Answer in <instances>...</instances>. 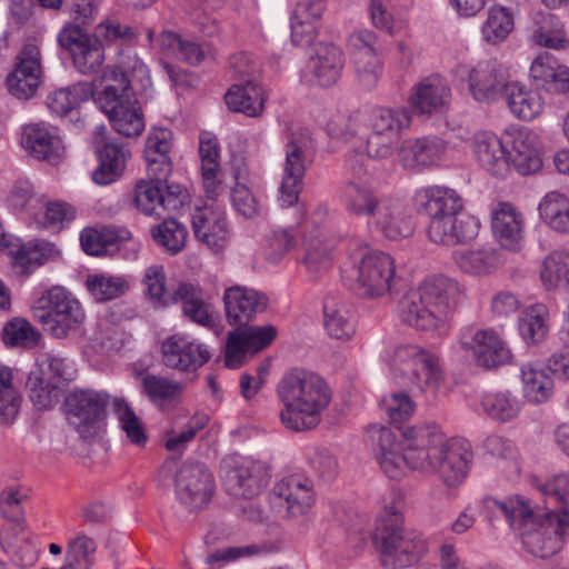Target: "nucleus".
Masks as SVG:
<instances>
[{"mask_svg":"<svg viewBox=\"0 0 569 569\" xmlns=\"http://www.w3.org/2000/svg\"><path fill=\"white\" fill-rule=\"evenodd\" d=\"M402 437L410 443L411 470L437 473L447 487H457L465 480L472 460L467 442L447 439L433 423L405 427Z\"/></svg>","mask_w":569,"mask_h":569,"instance_id":"obj_1","label":"nucleus"},{"mask_svg":"<svg viewBox=\"0 0 569 569\" xmlns=\"http://www.w3.org/2000/svg\"><path fill=\"white\" fill-rule=\"evenodd\" d=\"M550 312L543 303H535L526 308L519 320V332L527 343L537 345L549 333Z\"/></svg>","mask_w":569,"mask_h":569,"instance_id":"obj_49","label":"nucleus"},{"mask_svg":"<svg viewBox=\"0 0 569 569\" xmlns=\"http://www.w3.org/2000/svg\"><path fill=\"white\" fill-rule=\"evenodd\" d=\"M110 403L127 438L136 446H143L147 441L144 426L129 403L119 397H114Z\"/></svg>","mask_w":569,"mask_h":569,"instance_id":"obj_55","label":"nucleus"},{"mask_svg":"<svg viewBox=\"0 0 569 569\" xmlns=\"http://www.w3.org/2000/svg\"><path fill=\"white\" fill-rule=\"evenodd\" d=\"M481 507L489 518L502 516L518 535L542 513L530 499L521 495H510L502 499L486 497L481 500Z\"/></svg>","mask_w":569,"mask_h":569,"instance_id":"obj_23","label":"nucleus"},{"mask_svg":"<svg viewBox=\"0 0 569 569\" xmlns=\"http://www.w3.org/2000/svg\"><path fill=\"white\" fill-rule=\"evenodd\" d=\"M471 149L479 166L490 174L503 178L510 172L509 151L493 132H476L471 139Z\"/></svg>","mask_w":569,"mask_h":569,"instance_id":"obj_28","label":"nucleus"},{"mask_svg":"<svg viewBox=\"0 0 569 569\" xmlns=\"http://www.w3.org/2000/svg\"><path fill=\"white\" fill-rule=\"evenodd\" d=\"M358 158L362 160L365 154L355 150L347 156L346 166L351 171L352 177L340 188L339 198L351 217L366 218L370 223L387 197L379 196L375 189L360 180L361 168L358 166Z\"/></svg>","mask_w":569,"mask_h":569,"instance_id":"obj_13","label":"nucleus"},{"mask_svg":"<svg viewBox=\"0 0 569 569\" xmlns=\"http://www.w3.org/2000/svg\"><path fill=\"white\" fill-rule=\"evenodd\" d=\"M40 375L29 379L31 383V400L40 408H48L52 405V390L63 380L73 378V367L64 358L52 353H44L39 361Z\"/></svg>","mask_w":569,"mask_h":569,"instance_id":"obj_21","label":"nucleus"},{"mask_svg":"<svg viewBox=\"0 0 569 569\" xmlns=\"http://www.w3.org/2000/svg\"><path fill=\"white\" fill-rule=\"evenodd\" d=\"M142 386L151 402L160 408L178 402L183 391L180 382L154 375H147Z\"/></svg>","mask_w":569,"mask_h":569,"instance_id":"obj_53","label":"nucleus"},{"mask_svg":"<svg viewBox=\"0 0 569 569\" xmlns=\"http://www.w3.org/2000/svg\"><path fill=\"white\" fill-rule=\"evenodd\" d=\"M343 67V51L333 43H319L308 61L312 82L325 88L332 87L340 80Z\"/></svg>","mask_w":569,"mask_h":569,"instance_id":"obj_32","label":"nucleus"},{"mask_svg":"<svg viewBox=\"0 0 569 569\" xmlns=\"http://www.w3.org/2000/svg\"><path fill=\"white\" fill-rule=\"evenodd\" d=\"M530 77L550 93L569 96V68L551 54H539L532 61Z\"/></svg>","mask_w":569,"mask_h":569,"instance_id":"obj_37","label":"nucleus"},{"mask_svg":"<svg viewBox=\"0 0 569 569\" xmlns=\"http://www.w3.org/2000/svg\"><path fill=\"white\" fill-rule=\"evenodd\" d=\"M227 318L230 323H243L267 309L268 298L252 288L233 286L223 295Z\"/></svg>","mask_w":569,"mask_h":569,"instance_id":"obj_34","label":"nucleus"},{"mask_svg":"<svg viewBox=\"0 0 569 569\" xmlns=\"http://www.w3.org/2000/svg\"><path fill=\"white\" fill-rule=\"evenodd\" d=\"M74 68L82 74H91L99 70L104 61V51L98 37L91 39L84 48L72 57Z\"/></svg>","mask_w":569,"mask_h":569,"instance_id":"obj_63","label":"nucleus"},{"mask_svg":"<svg viewBox=\"0 0 569 569\" xmlns=\"http://www.w3.org/2000/svg\"><path fill=\"white\" fill-rule=\"evenodd\" d=\"M154 46L163 56L191 66H196L204 59V51L197 42L184 39L172 31H162L157 37Z\"/></svg>","mask_w":569,"mask_h":569,"instance_id":"obj_46","label":"nucleus"},{"mask_svg":"<svg viewBox=\"0 0 569 569\" xmlns=\"http://www.w3.org/2000/svg\"><path fill=\"white\" fill-rule=\"evenodd\" d=\"M325 9V0H300L298 2L291 17V39L295 44L303 47L312 42Z\"/></svg>","mask_w":569,"mask_h":569,"instance_id":"obj_38","label":"nucleus"},{"mask_svg":"<svg viewBox=\"0 0 569 569\" xmlns=\"http://www.w3.org/2000/svg\"><path fill=\"white\" fill-rule=\"evenodd\" d=\"M538 142V134L533 131L517 132L512 140V149L508 152L510 169L513 168L521 176L538 172L542 167Z\"/></svg>","mask_w":569,"mask_h":569,"instance_id":"obj_41","label":"nucleus"},{"mask_svg":"<svg viewBox=\"0 0 569 569\" xmlns=\"http://www.w3.org/2000/svg\"><path fill=\"white\" fill-rule=\"evenodd\" d=\"M505 97L510 112L525 121L536 119L545 108V100L537 90L518 82H510L506 86Z\"/></svg>","mask_w":569,"mask_h":569,"instance_id":"obj_43","label":"nucleus"},{"mask_svg":"<svg viewBox=\"0 0 569 569\" xmlns=\"http://www.w3.org/2000/svg\"><path fill=\"white\" fill-rule=\"evenodd\" d=\"M213 477L202 463H184L174 476V493L189 511L204 508L212 498Z\"/></svg>","mask_w":569,"mask_h":569,"instance_id":"obj_17","label":"nucleus"},{"mask_svg":"<svg viewBox=\"0 0 569 569\" xmlns=\"http://www.w3.org/2000/svg\"><path fill=\"white\" fill-rule=\"evenodd\" d=\"M513 29L511 12L501 6L489 9L488 18L482 26L483 39L492 44L503 41Z\"/></svg>","mask_w":569,"mask_h":569,"instance_id":"obj_57","label":"nucleus"},{"mask_svg":"<svg viewBox=\"0 0 569 569\" xmlns=\"http://www.w3.org/2000/svg\"><path fill=\"white\" fill-rule=\"evenodd\" d=\"M164 366L183 372H194L206 365L211 353L207 345L187 335L176 333L161 343Z\"/></svg>","mask_w":569,"mask_h":569,"instance_id":"obj_19","label":"nucleus"},{"mask_svg":"<svg viewBox=\"0 0 569 569\" xmlns=\"http://www.w3.org/2000/svg\"><path fill=\"white\" fill-rule=\"evenodd\" d=\"M134 203L142 213L161 217L163 210L160 186L152 181L138 182L134 189Z\"/></svg>","mask_w":569,"mask_h":569,"instance_id":"obj_62","label":"nucleus"},{"mask_svg":"<svg viewBox=\"0 0 569 569\" xmlns=\"http://www.w3.org/2000/svg\"><path fill=\"white\" fill-rule=\"evenodd\" d=\"M368 433L383 473L393 480L402 479L411 469L410 443L406 442L403 448L397 441L395 433L382 426H371Z\"/></svg>","mask_w":569,"mask_h":569,"instance_id":"obj_18","label":"nucleus"},{"mask_svg":"<svg viewBox=\"0 0 569 569\" xmlns=\"http://www.w3.org/2000/svg\"><path fill=\"white\" fill-rule=\"evenodd\" d=\"M451 90L439 76H430L417 83L409 97V104L420 114L441 112L449 103Z\"/></svg>","mask_w":569,"mask_h":569,"instance_id":"obj_36","label":"nucleus"},{"mask_svg":"<svg viewBox=\"0 0 569 569\" xmlns=\"http://www.w3.org/2000/svg\"><path fill=\"white\" fill-rule=\"evenodd\" d=\"M170 299L181 306L182 315L190 321L206 328L213 326L216 313L207 292L199 284L180 282Z\"/></svg>","mask_w":569,"mask_h":569,"instance_id":"obj_30","label":"nucleus"},{"mask_svg":"<svg viewBox=\"0 0 569 569\" xmlns=\"http://www.w3.org/2000/svg\"><path fill=\"white\" fill-rule=\"evenodd\" d=\"M351 63L359 86L365 90H372L376 88L383 71L380 54L376 53L366 57L352 58Z\"/></svg>","mask_w":569,"mask_h":569,"instance_id":"obj_60","label":"nucleus"},{"mask_svg":"<svg viewBox=\"0 0 569 569\" xmlns=\"http://www.w3.org/2000/svg\"><path fill=\"white\" fill-rule=\"evenodd\" d=\"M461 295L457 281L446 277L425 280L400 298L397 313L402 323L419 331H433L445 321L447 312Z\"/></svg>","mask_w":569,"mask_h":569,"instance_id":"obj_4","label":"nucleus"},{"mask_svg":"<svg viewBox=\"0 0 569 569\" xmlns=\"http://www.w3.org/2000/svg\"><path fill=\"white\" fill-rule=\"evenodd\" d=\"M310 148L311 139L308 131L298 129L288 136L278 199L282 207H291L298 202L302 180L311 162Z\"/></svg>","mask_w":569,"mask_h":569,"instance_id":"obj_10","label":"nucleus"},{"mask_svg":"<svg viewBox=\"0 0 569 569\" xmlns=\"http://www.w3.org/2000/svg\"><path fill=\"white\" fill-rule=\"evenodd\" d=\"M526 550L548 558L557 553L569 537V510H547L519 533Z\"/></svg>","mask_w":569,"mask_h":569,"instance_id":"obj_9","label":"nucleus"},{"mask_svg":"<svg viewBox=\"0 0 569 569\" xmlns=\"http://www.w3.org/2000/svg\"><path fill=\"white\" fill-rule=\"evenodd\" d=\"M325 329L332 338L341 341L350 340L357 330V320L352 308L346 301L327 297L323 303Z\"/></svg>","mask_w":569,"mask_h":569,"instance_id":"obj_40","label":"nucleus"},{"mask_svg":"<svg viewBox=\"0 0 569 569\" xmlns=\"http://www.w3.org/2000/svg\"><path fill=\"white\" fill-rule=\"evenodd\" d=\"M21 144L34 159L58 163L64 156V146L54 128L33 123L23 128Z\"/></svg>","mask_w":569,"mask_h":569,"instance_id":"obj_29","label":"nucleus"},{"mask_svg":"<svg viewBox=\"0 0 569 569\" xmlns=\"http://www.w3.org/2000/svg\"><path fill=\"white\" fill-rule=\"evenodd\" d=\"M187 236L186 227L174 219H166L152 229L154 241L172 254L180 252L184 248Z\"/></svg>","mask_w":569,"mask_h":569,"instance_id":"obj_58","label":"nucleus"},{"mask_svg":"<svg viewBox=\"0 0 569 569\" xmlns=\"http://www.w3.org/2000/svg\"><path fill=\"white\" fill-rule=\"evenodd\" d=\"M481 408L489 418L507 422L519 416L521 401L510 391H492L482 396Z\"/></svg>","mask_w":569,"mask_h":569,"instance_id":"obj_51","label":"nucleus"},{"mask_svg":"<svg viewBox=\"0 0 569 569\" xmlns=\"http://www.w3.org/2000/svg\"><path fill=\"white\" fill-rule=\"evenodd\" d=\"M415 200L429 218L427 236L431 242L453 247L478 237L480 221L465 210V200L455 189L425 187L416 191Z\"/></svg>","mask_w":569,"mask_h":569,"instance_id":"obj_2","label":"nucleus"},{"mask_svg":"<svg viewBox=\"0 0 569 569\" xmlns=\"http://www.w3.org/2000/svg\"><path fill=\"white\" fill-rule=\"evenodd\" d=\"M90 93L91 89L88 83H76L49 93L47 106L53 113L63 117L74 109L80 101L87 99Z\"/></svg>","mask_w":569,"mask_h":569,"instance_id":"obj_56","label":"nucleus"},{"mask_svg":"<svg viewBox=\"0 0 569 569\" xmlns=\"http://www.w3.org/2000/svg\"><path fill=\"white\" fill-rule=\"evenodd\" d=\"M74 217L72 207L62 202H44L34 211L33 220L39 227L59 228Z\"/></svg>","mask_w":569,"mask_h":569,"instance_id":"obj_61","label":"nucleus"},{"mask_svg":"<svg viewBox=\"0 0 569 569\" xmlns=\"http://www.w3.org/2000/svg\"><path fill=\"white\" fill-rule=\"evenodd\" d=\"M540 279L548 291L569 289V249L553 250L545 257Z\"/></svg>","mask_w":569,"mask_h":569,"instance_id":"obj_47","label":"nucleus"},{"mask_svg":"<svg viewBox=\"0 0 569 569\" xmlns=\"http://www.w3.org/2000/svg\"><path fill=\"white\" fill-rule=\"evenodd\" d=\"M387 362L400 382H410L426 395H437L443 373L436 355L417 346H398L389 352Z\"/></svg>","mask_w":569,"mask_h":569,"instance_id":"obj_7","label":"nucleus"},{"mask_svg":"<svg viewBox=\"0 0 569 569\" xmlns=\"http://www.w3.org/2000/svg\"><path fill=\"white\" fill-rule=\"evenodd\" d=\"M104 126L96 129L93 144L99 164L92 171L91 178L96 184L107 186L117 181L126 169L130 158V151L122 144L109 142L106 137Z\"/></svg>","mask_w":569,"mask_h":569,"instance_id":"obj_22","label":"nucleus"},{"mask_svg":"<svg viewBox=\"0 0 569 569\" xmlns=\"http://www.w3.org/2000/svg\"><path fill=\"white\" fill-rule=\"evenodd\" d=\"M411 123L412 111L406 107L376 108L368 119L369 129H377L399 140Z\"/></svg>","mask_w":569,"mask_h":569,"instance_id":"obj_44","label":"nucleus"},{"mask_svg":"<svg viewBox=\"0 0 569 569\" xmlns=\"http://www.w3.org/2000/svg\"><path fill=\"white\" fill-rule=\"evenodd\" d=\"M86 287L94 300L99 302L117 299L129 290L124 277L96 273L88 276Z\"/></svg>","mask_w":569,"mask_h":569,"instance_id":"obj_54","label":"nucleus"},{"mask_svg":"<svg viewBox=\"0 0 569 569\" xmlns=\"http://www.w3.org/2000/svg\"><path fill=\"white\" fill-rule=\"evenodd\" d=\"M313 483L310 479L291 475L279 480L270 493V505L279 518L300 521L307 518L315 505Z\"/></svg>","mask_w":569,"mask_h":569,"instance_id":"obj_11","label":"nucleus"},{"mask_svg":"<svg viewBox=\"0 0 569 569\" xmlns=\"http://www.w3.org/2000/svg\"><path fill=\"white\" fill-rule=\"evenodd\" d=\"M277 336L273 326H251L228 333L224 363L228 368H238L243 363L247 352L256 353L271 345Z\"/></svg>","mask_w":569,"mask_h":569,"instance_id":"obj_24","label":"nucleus"},{"mask_svg":"<svg viewBox=\"0 0 569 569\" xmlns=\"http://www.w3.org/2000/svg\"><path fill=\"white\" fill-rule=\"evenodd\" d=\"M446 151V142L437 137L408 139L400 147V161L406 169L419 170L437 166Z\"/></svg>","mask_w":569,"mask_h":569,"instance_id":"obj_35","label":"nucleus"},{"mask_svg":"<svg viewBox=\"0 0 569 569\" xmlns=\"http://www.w3.org/2000/svg\"><path fill=\"white\" fill-rule=\"evenodd\" d=\"M491 231L501 248L518 251L526 236L525 214L512 203L499 202L491 210Z\"/></svg>","mask_w":569,"mask_h":569,"instance_id":"obj_25","label":"nucleus"},{"mask_svg":"<svg viewBox=\"0 0 569 569\" xmlns=\"http://www.w3.org/2000/svg\"><path fill=\"white\" fill-rule=\"evenodd\" d=\"M282 403L279 417L291 431L315 429L329 407L332 392L327 381L313 371L295 368L283 375L277 386Z\"/></svg>","mask_w":569,"mask_h":569,"instance_id":"obj_3","label":"nucleus"},{"mask_svg":"<svg viewBox=\"0 0 569 569\" xmlns=\"http://www.w3.org/2000/svg\"><path fill=\"white\" fill-rule=\"evenodd\" d=\"M541 220L558 233H569V198L558 191L548 192L539 202Z\"/></svg>","mask_w":569,"mask_h":569,"instance_id":"obj_48","label":"nucleus"},{"mask_svg":"<svg viewBox=\"0 0 569 569\" xmlns=\"http://www.w3.org/2000/svg\"><path fill=\"white\" fill-rule=\"evenodd\" d=\"M192 229L196 239L210 250H222L229 239L226 211L214 203H206L192 214Z\"/></svg>","mask_w":569,"mask_h":569,"instance_id":"obj_26","label":"nucleus"},{"mask_svg":"<svg viewBox=\"0 0 569 569\" xmlns=\"http://www.w3.org/2000/svg\"><path fill=\"white\" fill-rule=\"evenodd\" d=\"M456 267L472 277H486L498 270L503 261L496 249L487 247L465 248L452 253Z\"/></svg>","mask_w":569,"mask_h":569,"instance_id":"obj_39","label":"nucleus"},{"mask_svg":"<svg viewBox=\"0 0 569 569\" xmlns=\"http://www.w3.org/2000/svg\"><path fill=\"white\" fill-rule=\"evenodd\" d=\"M461 347L472 353L477 366L493 369L511 362L512 353L493 328L467 327L460 333Z\"/></svg>","mask_w":569,"mask_h":569,"instance_id":"obj_15","label":"nucleus"},{"mask_svg":"<svg viewBox=\"0 0 569 569\" xmlns=\"http://www.w3.org/2000/svg\"><path fill=\"white\" fill-rule=\"evenodd\" d=\"M548 499H553L559 505L547 510H569V472H561L552 476L537 487Z\"/></svg>","mask_w":569,"mask_h":569,"instance_id":"obj_64","label":"nucleus"},{"mask_svg":"<svg viewBox=\"0 0 569 569\" xmlns=\"http://www.w3.org/2000/svg\"><path fill=\"white\" fill-rule=\"evenodd\" d=\"M376 230L385 238L400 240L415 231V221L409 210L398 200L387 198L371 220Z\"/></svg>","mask_w":569,"mask_h":569,"instance_id":"obj_31","label":"nucleus"},{"mask_svg":"<svg viewBox=\"0 0 569 569\" xmlns=\"http://www.w3.org/2000/svg\"><path fill=\"white\" fill-rule=\"evenodd\" d=\"M33 319L57 339L77 331L86 320L80 301L63 287H52L33 303Z\"/></svg>","mask_w":569,"mask_h":569,"instance_id":"obj_6","label":"nucleus"},{"mask_svg":"<svg viewBox=\"0 0 569 569\" xmlns=\"http://www.w3.org/2000/svg\"><path fill=\"white\" fill-rule=\"evenodd\" d=\"M228 108L248 117H259L264 110V91L257 79H247L246 82L234 83L224 94Z\"/></svg>","mask_w":569,"mask_h":569,"instance_id":"obj_42","label":"nucleus"},{"mask_svg":"<svg viewBox=\"0 0 569 569\" xmlns=\"http://www.w3.org/2000/svg\"><path fill=\"white\" fill-rule=\"evenodd\" d=\"M469 91L479 102H491L506 91V74L502 66L496 60H483L471 69L463 68Z\"/></svg>","mask_w":569,"mask_h":569,"instance_id":"obj_27","label":"nucleus"},{"mask_svg":"<svg viewBox=\"0 0 569 569\" xmlns=\"http://www.w3.org/2000/svg\"><path fill=\"white\" fill-rule=\"evenodd\" d=\"M222 480L227 492L241 499H252L267 486L266 466L250 458H232L223 461Z\"/></svg>","mask_w":569,"mask_h":569,"instance_id":"obj_16","label":"nucleus"},{"mask_svg":"<svg viewBox=\"0 0 569 569\" xmlns=\"http://www.w3.org/2000/svg\"><path fill=\"white\" fill-rule=\"evenodd\" d=\"M98 542L84 531H77L67 543L64 563L70 569H90L94 562Z\"/></svg>","mask_w":569,"mask_h":569,"instance_id":"obj_52","label":"nucleus"},{"mask_svg":"<svg viewBox=\"0 0 569 569\" xmlns=\"http://www.w3.org/2000/svg\"><path fill=\"white\" fill-rule=\"evenodd\" d=\"M531 40L540 47L550 49H562L568 44L561 22L549 12H539L535 16Z\"/></svg>","mask_w":569,"mask_h":569,"instance_id":"obj_50","label":"nucleus"},{"mask_svg":"<svg viewBox=\"0 0 569 569\" xmlns=\"http://www.w3.org/2000/svg\"><path fill=\"white\" fill-rule=\"evenodd\" d=\"M103 89L97 97L99 108L106 93L112 96L114 102L136 96V87L147 88L150 84L148 67L136 56H128L120 66H108L102 72Z\"/></svg>","mask_w":569,"mask_h":569,"instance_id":"obj_14","label":"nucleus"},{"mask_svg":"<svg viewBox=\"0 0 569 569\" xmlns=\"http://www.w3.org/2000/svg\"><path fill=\"white\" fill-rule=\"evenodd\" d=\"M41 53L36 44L28 43L16 57L13 70L7 76L9 92L18 99L27 100L34 96L41 83Z\"/></svg>","mask_w":569,"mask_h":569,"instance_id":"obj_20","label":"nucleus"},{"mask_svg":"<svg viewBox=\"0 0 569 569\" xmlns=\"http://www.w3.org/2000/svg\"><path fill=\"white\" fill-rule=\"evenodd\" d=\"M352 279L360 296L381 298L390 293L395 286V260L387 252L365 250L355 260Z\"/></svg>","mask_w":569,"mask_h":569,"instance_id":"obj_8","label":"nucleus"},{"mask_svg":"<svg viewBox=\"0 0 569 569\" xmlns=\"http://www.w3.org/2000/svg\"><path fill=\"white\" fill-rule=\"evenodd\" d=\"M521 383L523 397L531 403H543L553 393V380L538 362L521 366Z\"/></svg>","mask_w":569,"mask_h":569,"instance_id":"obj_45","label":"nucleus"},{"mask_svg":"<svg viewBox=\"0 0 569 569\" xmlns=\"http://www.w3.org/2000/svg\"><path fill=\"white\" fill-rule=\"evenodd\" d=\"M110 396L98 390H76L66 399L68 422L83 439L96 436L107 415Z\"/></svg>","mask_w":569,"mask_h":569,"instance_id":"obj_12","label":"nucleus"},{"mask_svg":"<svg viewBox=\"0 0 569 569\" xmlns=\"http://www.w3.org/2000/svg\"><path fill=\"white\" fill-rule=\"evenodd\" d=\"M372 542L386 569L408 568L428 550L420 533L403 527V516L395 507L385 508L372 533Z\"/></svg>","mask_w":569,"mask_h":569,"instance_id":"obj_5","label":"nucleus"},{"mask_svg":"<svg viewBox=\"0 0 569 569\" xmlns=\"http://www.w3.org/2000/svg\"><path fill=\"white\" fill-rule=\"evenodd\" d=\"M110 93L102 98L101 111L107 114L117 132L124 137H137L144 129L142 111L134 97L114 102Z\"/></svg>","mask_w":569,"mask_h":569,"instance_id":"obj_33","label":"nucleus"},{"mask_svg":"<svg viewBox=\"0 0 569 569\" xmlns=\"http://www.w3.org/2000/svg\"><path fill=\"white\" fill-rule=\"evenodd\" d=\"M123 239L117 231L110 228H84L80 233V243L83 251L91 256L104 253L109 247Z\"/></svg>","mask_w":569,"mask_h":569,"instance_id":"obj_59","label":"nucleus"}]
</instances>
